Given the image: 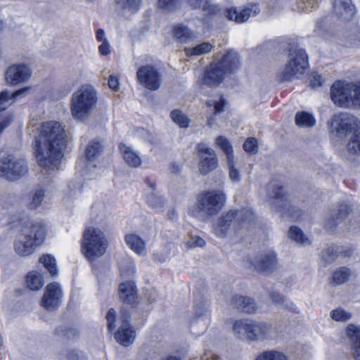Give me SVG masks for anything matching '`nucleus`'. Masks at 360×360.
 <instances>
[{
	"label": "nucleus",
	"mask_w": 360,
	"mask_h": 360,
	"mask_svg": "<svg viewBox=\"0 0 360 360\" xmlns=\"http://www.w3.org/2000/svg\"><path fill=\"white\" fill-rule=\"evenodd\" d=\"M38 131L34 146L39 165L48 169L57 168L68 142L64 127L57 121H48Z\"/></svg>",
	"instance_id": "nucleus-1"
},
{
	"label": "nucleus",
	"mask_w": 360,
	"mask_h": 360,
	"mask_svg": "<svg viewBox=\"0 0 360 360\" xmlns=\"http://www.w3.org/2000/svg\"><path fill=\"white\" fill-rule=\"evenodd\" d=\"M232 330L237 338H244L250 343L263 342L278 338V331L275 327L260 321L236 320Z\"/></svg>",
	"instance_id": "nucleus-2"
},
{
	"label": "nucleus",
	"mask_w": 360,
	"mask_h": 360,
	"mask_svg": "<svg viewBox=\"0 0 360 360\" xmlns=\"http://www.w3.org/2000/svg\"><path fill=\"white\" fill-rule=\"evenodd\" d=\"M239 65V58L236 52L229 50L223 56L217 53L205 71L201 84L209 87L217 86L228 74L238 69Z\"/></svg>",
	"instance_id": "nucleus-3"
},
{
	"label": "nucleus",
	"mask_w": 360,
	"mask_h": 360,
	"mask_svg": "<svg viewBox=\"0 0 360 360\" xmlns=\"http://www.w3.org/2000/svg\"><path fill=\"white\" fill-rule=\"evenodd\" d=\"M226 195L221 190L205 191L200 193L196 200L188 208V214L198 219L217 215L225 206Z\"/></svg>",
	"instance_id": "nucleus-4"
},
{
	"label": "nucleus",
	"mask_w": 360,
	"mask_h": 360,
	"mask_svg": "<svg viewBox=\"0 0 360 360\" xmlns=\"http://www.w3.org/2000/svg\"><path fill=\"white\" fill-rule=\"evenodd\" d=\"M255 215L249 209L240 210H230L224 212L218 219L217 224L213 227V231L219 238H224L231 232L233 227L235 234L246 229L254 220Z\"/></svg>",
	"instance_id": "nucleus-5"
},
{
	"label": "nucleus",
	"mask_w": 360,
	"mask_h": 360,
	"mask_svg": "<svg viewBox=\"0 0 360 360\" xmlns=\"http://www.w3.org/2000/svg\"><path fill=\"white\" fill-rule=\"evenodd\" d=\"M98 103V94L91 85H83L75 91L70 99V112L72 117L83 122L93 113Z\"/></svg>",
	"instance_id": "nucleus-6"
},
{
	"label": "nucleus",
	"mask_w": 360,
	"mask_h": 360,
	"mask_svg": "<svg viewBox=\"0 0 360 360\" xmlns=\"http://www.w3.org/2000/svg\"><path fill=\"white\" fill-rule=\"evenodd\" d=\"M46 238V229L41 221H32L25 225L14 243L15 252L22 257L30 255Z\"/></svg>",
	"instance_id": "nucleus-7"
},
{
	"label": "nucleus",
	"mask_w": 360,
	"mask_h": 360,
	"mask_svg": "<svg viewBox=\"0 0 360 360\" xmlns=\"http://www.w3.org/2000/svg\"><path fill=\"white\" fill-rule=\"evenodd\" d=\"M108 247V241L103 231L96 227H88L83 233L81 251L89 262L103 256Z\"/></svg>",
	"instance_id": "nucleus-8"
},
{
	"label": "nucleus",
	"mask_w": 360,
	"mask_h": 360,
	"mask_svg": "<svg viewBox=\"0 0 360 360\" xmlns=\"http://www.w3.org/2000/svg\"><path fill=\"white\" fill-rule=\"evenodd\" d=\"M307 67L308 60L306 52L303 49L291 51L288 63L279 73L278 78L281 82L297 79L304 73Z\"/></svg>",
	"instance_id": "nucleus-9"
},
{
	"label": "nucleus",
	"mask_w": 360,
	"mask_h": 360,
	"mask_svg": "<svg viewBox=\"0 0 360 360\" xmlns=\"http://www.w3.org/2000/svg\"><path fill=\"white\" fill-rule=\"evenodd\" d=\"M25 160L13 155L2 158L0 162V174L9 181H15L27 172Z\"/></svg>",
	"instance_id": "nucleus-10"
},
{
	"label": "nucleus",
	"mask_w": 360,
	"mask_h": 360,
	"mask_svg": "<svg viewBox=\"0 0 360 360\" xmlns=\"http://www.w3.org/2000/svg\"><path fill=\"white\" fill-rule=\"evenodd\" d=\"M330 131L338 136H345L360 126V121L347 112L335 114L330 120Z\"/></svg>",
	"instance_id": "nucleus-11"
},
{
	"label": "nucleus",
	"mask_w": 360,
	"mask_h": 360,
	"mask_svg": "<svg viewBox=\"0 0 360 360\" xmlns=\"http://www.w3.org/2000/svg\"><path fill=\"white\" fill-rule=\"evenodd\" d=\"M353 82H335L330 88V98L333 103L340 108L352 109Z\"/></svg>",
	"instance_id": "nucleus-12"
},
{
	"label": "nucleus",
	"mask_w": 360,
	"mask_h": 360,
	"mask_svg": "<svg viewBox=\"0 0 360 360\" xmlns=\"http://www.w3.org/2000/svg\"><path fill=\"white\" fill-rule=\"evenodd\" d=\"M210 304L207 301H200L195 304L194 316L191 323V329L193 334H202L210 323Z\"/></svg>",
	"instance_id": "nucleus-13"
},
{
	"label": "nucleus",
	"mask_w": 360,
	"mask_h": 360,
	"mask_svg": "<svg viewBox=\"0 0 360 360\" xmlns=\"http://www.w3.org/2000/svg\"><path fill=\"white\" fill-rule=\"evenodd\" d=\"M136 79L139 84L150 91L158 90L162 84L160 71L150 65L141 66L136 72Z\"/></svg>",
	"instance_id": "nucleus-14"
},
{
	"label": "nucleus",
	"mask_w": 360,
	"mask_h": 360,
	"mask_svg": "<svg viewBox=\"0 0 360 360\" xmlns=\"http://www.w3.org/2000/svg\"><path fill=\"white\" fill-rule=\"evenodd\" d=\"M199 153V172L202 175H207L218 167V159L215 151L204 143L197 146Z\"/></svg>",
	"instance_id": "nucleus-15"
},
{
	"label": "nucleus",
	"mask_w": 360,
	"mask_h": 360,
	"mask_svg": "<svg viewBox=\"0 0 360 360\" xmlns=\"http://www.w3.org/2000/svg\"><path fill=\"white\" fill-rule=\"evenodd\" d=\"M266 192L269 203L278 211L288 205V195L278 182L272 181L269 184L266 188Z\"/></svg>",
	"instance_id": "nucleus-16"
},
{
	"label": "nucleus",
	"mask_w": 360,
	"mask_h": 360,
	"mask_svg": "<svg viewBox=\"0 0 360 360\" xmlns=\"http://www.w3.org/2000/svg\"><path fill=\"white\" fill-rule=\"evenodd\" d=\"M32 75L30 67L25 64H15L6 72V80L10 85L16 86L27 82Z\"/></svg>",
	"instance_id": "nucleus-17"
},
{
	"label": "nucleus",
	"mask_w": 360,
	"mask_h": 360,
	"mask_svg": "<svg viewBox=\"0 0 360 360\" xmlns=\"http://www.w3.org/2000/svg\"><path fill=\"white\" fill-rule=\"evenodd\" d=\"M62 290L58 283L53 282L47 285L41 301V305L47 310L57 309L61 302Z\"/></svg>",
	"instance_id": "nucleus-18"
},
{
	"label": "nucleus",
	"mask_w": 360,
	"mask_h": 360,
	"mask_svg": "<svg viewBox=\"0 0 360 360\" xmlns=\"http://www.w3.org/2000/svg\"><path fill=\"white\" fill-rule=\"evenodd\" d=\"M251 264L256 270L262 272H272L278 266L276 253L271 250L258 254Z\"/></svg>",
	"instance_id": "nucleus-19"
},
{
	"label": "nucleus",
	"mask_w": 360,
	"mask_h": 360,
	"mask_svg": "<svg viewBox=\"0 0 360 360\" xmlns=\"http://www.w3.org/2000/svg\"><path fill=\"white\" fill-rule=\"evenodd\" d=\"M259 12L257 5L252 4L248 6L238 9L237 8H230L227 10V18L237 23H242L248 20L251 16H255Z\"/></svg>",
	"instance_id": "nucleus-20"
},
{
	"label": "nucleus",
	"mask_w": 360,
	"mask_h": 360,
	"mask_svg": "<svg viewBox=\"0 0 360 360\" xmlns=\"http://www.w3.org/2000/svg\"><path fill=\"white\" fill-rule=\"evenodd\" d=\"M228 302L233 307L248 314L255 313L258 309L255 300L247 296L235 295Z\"/></svg>",
	"instance_id": "nucleus-21"
},
{
	"label": "nucleus",
	"mask_w": 360,
	"mask_h": 360,
	"mask_svg": "<svg viewBox=\"0 0 360 360\" xmlns=\"http://www.w3.org/2000/svg\"><path fill=\"white\" fill-rule=\"evenodd\" d=\"M148 191L146 193V199L148 206L158 211L162 212L165 206V199L155 193V186L148 179L146 180Z\"/></svg>",
	"instance_id": "nucleus-22"
},
{
	"label": "nucleus",
	"mask_w": 360,
	"mask_h": 360,
	"mask_svg": "<svg viewBox=\"0 0 360 360\" xmlns=\"http://www.w3.org/2000/svg\"><path fill=\"white\" fill-rule=\"evenodd\" d=\"M115 338L117 342L124 347L129 346L134 341L136 333L127 320L124 319L122 321V323L115 333Z\"/></svg>",
	"instance_id": "nucleus-23"
},
{
	"label": "nucleus",
	"mask_w": 360,
	"mask_h": 360,
	"mask_svg": "<svg viewBox=\"0 0 360 360\" xmlns=\"http://www.w3.org/2000/svg\"><path fill=\"white\" fill-rule=\"evenodd\" d=\"M120 297L124 303H134L137 298V290L132 280L122 281L119 287Z\"/></svg>",
	"instance_id": "nucleus-24"
},
{
	"label": "nucleus",
	"mask_w": 360,
	"mask_h": 360,
	"mask_svg": "<svg viewBox=\"0 0 360 360\" xmlns=\"http://www.w3.org/2000/svg\"><path fill=\"white\" fill-rule=\"evenodd\" d=\"M45 192V189L41 186H37L29 195L25 196L24 200L27 209L37 210L44 201Z\"/></svg>",
	"instance_id": "nucleus-25"
},
{
	"label": "nucleus",
	"mask_w": 360,
	"mask_h": 360,
	"mask_svg": "<svg viewBox=\"0 0 360 360\" xmlns=\"http://www.w3.org/2000/svg\"><path fill=\"white\" fill-rule=\"evenodd\" d=\"M120 153L126 164L131 167H138L141 165L142 160L139 154L130 146L124 143L119 146Z\"/></svg>",
	"instance_id": "nucleus-26"
},
{
	"label": "nucleus",
	"mask_w": 360,
	"mask_h": 360,
	"mask_svg": "<svg viewBox=\"0 0 360 360\" xmlns=\"http://www.w3.org/2000/svg\"><path fill=\"white\" fill-rule=\"evenodd\" d=\"M347 336L353 342V356L360 360V326L349 324L346 328Z\"/></svg>",
	"instance_id": "nucleus-27"
},
{
	"label": "nucleus",
	"mask_w": 360,
	"mask_h": 360,
	"mask_svg": "<svg viewBox=\"0 0 360 360\" xmlns=\"http://www.w3.org/2000/svg\"><path fill=\"white\" fill-rule=\"evenodd\" d=\"M350 209L346 204L339 205L332 212L330 217L326 222L328 229H331L345 219L349 214Z\"/></svg>",
	"instance_id": "nucleus-28"
},
{
	"label": "nucleus",
	"mask_w": 360,
	"mask_h": 360,
	"mask_svg": "<svg viewBox=\"0 0 360 360\" xmlns=\"http://www.w3.org/2000/svg\"><path fill=\"white\" fill-rule=\"evenodd\" d=\"M333 8L335 13L345 20H350L355 13L354 7L349 0L336 1L333 4Z\"/></svg>",
	"instance_id": "nucleus-29"
},
{
	"label": "nucleus",
	"mask_w": 360,
	"mask_h": 360,
	"mask_svg": "<svg viewBox=\"0 0 360 360\" xmlns=\"http://www.w3.org/2000/svg\"><path fill=\"white\" fill-rule=\"evenodd\" d=\"M125 242L127 245L140 256L146 255V248L144 240L138 235L128 233L125 236Z\"/></svg>",
	"instance_id": "nucleus-30"
},
{
	"label": "nucleus",
	"mask_w": 360,
	"mask_h": 360,
	"mask_svg": "<svg viewBox=\"0 0 360 360\" xmlns=\"http://www.w3.org/2000/svg\"><path fill=\"white\" fill-rule=\"evenodd\" d=\"M173 35L179 43L186 44L193 40L195 37V34L187 26L180 23L173 27Z\"/></svg>",
	"instance_id": "nucleus-31"
},
{
	"label": "nucleus",
	"mask_w": 360,
	"mask_h": 360,
	"mask_svg": "<svg viewBox=\"0 0 360 360\" xmlns=\"http://www.w3.org/2000/svg\"><path fill=\"white\" fill-rule=\"evenodd\" d=\"M135 276V265L130 259H123L120 262V277L122 281L132 280Z\"/></svg>",
	"instance_id": "nucleus-32"
},
{
	"label": "nucleus",
	"mask_w": 360,
	"mask_h": 360,
	"mask_svg": "<svg viewBox=\"0 0 360 360\" xmlns=\"http://www.w3.org/2000/svg\"><path fill=\"white\" fill-rule=\"evenodd\" d=\"M214 46L210 42H202L194 47H186L184 51L187 57L200 56L212 51Z\"/></svg>",
	"instance_id": "nucleus-33"
},
{
	"label": "nucleus",
	"mask_w": 360,
	"mask_h": 360,
	"mask_svg": "<svg viewBox=\"0 0 360 360\" xmlns=\"http://www.w3.org/2000/svg\"><path fill=\"white\" fill-rule=\"evenodd\" d=\"M43 276L37 271H30L26 277L27 287L33 291L39 290L44 285Z\"/></svg>",
	"instance_id": "nucleus-34"
},
{
	"label": "nucleus",
	"mask_w": 360,
	"mask_h": 360,
	"mask_svg": "<svg viewBox=\"0 0 360 360\" xmlns=\"http://www.w3.org/2000/svg\"><path fill=\"white\" fill-rule=\"evenodd\" d=\"M352 133L347 144V150L351 154L360 155V126Z\"/></svg>",
	"instance_id": "nucleus-35"
},
{
	"label": "nucleus",
	"mask_w": 360,
	"mask_h": 360,
	"mask_svg": "<svg viewBox=\"0 0 360 360\" xmlns=\"http://www.w3.org/2000/svg\"><path fill=\"white\" fill-rule=\"evenodd\" d=\"M295 123L301 127H311L315 125L316 120L307 112H297L295 117Z\"/></svg>",
	"instance_id": "nucleus-36"
},
{
	"label": "nucleus",
	"mask_w": 360,
	"mask_h": 360,
	"mask_svg": "<svg viewBox=\"0 0 360 360\" xmlns=\"http://www.w3.org/2000/svg\"><path fill=\"white\" fill-rule=\"evenodd\" d=\"M288 236L297 244L307 245L310 243L309 238L304 235L302 231L297 226H292L290 227Z\"/></svg>",
	"instance_id": "nucleus-37"
},
{
	"label": "nucleus",
	"mask_w": 360,
	"mask_h": 360,
	"mask_svg": "<svg viewBox=\"0 0 360 360\" xmlns=\"http://www.w3.org/2000/svg\"><path fill=\"white\" fill-rule=\"evenodd\" d=\"M269 297L272 302L277 305L283 306L291 311H295L297 309L293 302L276 291L270 292Z\"/></svg>",
	"instance_id": "nucleus-38"
},
{
	"label": "nucleus",
	"mask_w": 360,
	"mask_h": 360,
	"mask_svg": "<svg viewBox=\"0 0 360 360\" xmlns=\"http://www.w3.org/2000/svg\"><path fill=\"white\" fill-rule=\"evenodd\" d=\"M103 150V146L101 142L93 140L89 143L86 148V159L89 162L93 161L99 155Z\"/></svg>",
	"instance_id": "nucleus-39"
},
{
	"label": "nucleus",
	"mask_w": 360,
	"mask_h": 360,
	"mask_svg": "<svg viewBox=\"0 0 360 360\" xmlns=\"http://www.w3.org/2000/svg\"><path fill=\"white\" fill-rule=\"evenodd\" d=\"M215 143L223 150L226 160L233 159V150L229 141L223 136H219L215 139Z\"/></svg>",
	"instance_id": "nucleus-40"
},
{
	"label": "nucleus",
	"mask_w": 360,
	"mask_h": 360,
	"mask_svg": "<svg viewBox=\"0 0 360 360\" xmlns=\"http://www.w3.org/2000/svg\"><path fill=\"white\" fill-rule=\"evenodd\" d=\"M170 118L181 128H187L189 127L191 120L188 117L179 110H173L170 112Z\"/></svg>",
	"instance_id": "nucleus-41"
},
{
	"label": "nucleus",
	"mask_w": 360,
	"mask_h": 360,
	"mask_svg": "<svg viewBox=\"0 0 360 360\" xmlns=\"http://www.w3.org/2000/svg\"><path fill=\"white\" fill-rule=\"evenodd\" d=\"M190 7L193 9H201L208 13L215 11V6L211 4L210 0H186Z\"/></svg>",
	"instance_id": "nucleus-42"
},
{
	"label": "nucleus",
	"mask_w": 360,
	"mask_h": 360,
	"mask_svg": "<svg viewBox=\"0 0 360 360\" xmlns=\"http://www.w3.org/2000/svg\"><path fill=\"white\" fill-rule=\"evenodd\" d=\"M39 262L43 264L52 276L58 275V269L55 258L51 255H45L39 257Z\"/></svg>",
	"instance_id": "nucleus-43"
},
{
	"label": "nucleus",
	"mask_w": 360,
	"mask_h": 360,
	"mask_svg": "<svg viewBox=\"0 0 360 360\" xmlns=\"http://www.w3.org/2000/svg\"><path fill=\"white\" fill-rule=\"evenodd\" d=\"M157 7L165 13H172L180 7V0H158Z\"/></svg>",
	"instance_id": "nucleus-44"
},
{
	"label": "nucleus",
	"mask_w": 360,
	"mask_h": 360,
	"mask_svg": "<svg viewBox=\"0 0 360 360\" xmlns=\"http://www.w3.org/2000/svg\"><path fill=\"white\" fill-rule=\"evenodd\" d=\"M141 0H117V6L123 11L131 13L137 11L141 6Z\"/></svg>",
	"instance_id": "nucleus-45"
},
{
	"label": "nucleus",
	"mask_w": 360,
	"mask_h": 360,
	"mask_svg": "<svg viewBox=\"0 0 360 360\" xmlns=\"http://www.w3.org/2000/svg\"><path fill=\"white\" fill-rule=\"evenodd\" d=\"M14 102L15 101L12 93L6 90L0 92V113L2 116H6L3 115V112ZM8 116L12 119L10 115Z\"/></svg>",
	"instance_id": "nucleus-46"
},
{
	"label": "nucleus",
	"mask_w": 360,
	"mask_h": 360,
	"mask_svg": "<svg viewBox=\"0 0 360 360\" xmlns=\"http://www.w3.org/2000/svg\"><path fill=\"white\" fill-rule=\"evenodd\" d=\"M339 249L340 248L338 247H335L333 245L328 246L322 252V259L328 264L334 262L338 257L339 254L341 253Z\"/></svg>",
	"instance_id": "nucleus-47"
},
{
	"label": "nucleus",
	"mask_w": 360,
	"mask_h": 360,
	"mask_svg": "<svg viewBox=\"0 0 360 360\" xmlns=\"http://www.w3.org/2000/svg\"><path fill=\"white\" fill-rule=\"evenodd\" d=\"M349 276V270L345 267H340L334 271L332 282L335 285H340L346 282Z\"/></svg>",
	"instance_id": "nucleus-48"
},
{
	"label": "nucleus",
	"mask_w": 360,
	"mask_h": 360,
	"mask_svg": "<svg viewBox=\"0 0 360 360\" xmlns=\"http://www.w3.org/2000/svg\"><path fill=\"white\" fill-rule=\"evenodd\" d=\"M255 360H288V357L278 351H266L259 354Z\"/></svg>",
	"instance_id": "nucleus-49"
},
{
	"label": "nucleus",
	"mask_w": 360,
	"mask_h": 360,
	"mask_svg": "<svg viewBox=\"0 0 360 360\" xmlns=\"http://www.w3.org/2000/svg\"><path fill=\"white\" fill-rule=\"evenodd\" d=\"M330 316L335 321L345 322L352 318V314L343 308L338 307L330 311Z\"/></svg>",
	"instance_id": "nucleus-50"
},
{
	"label": "nucleus",
	"mask_w": 360,
	"mask_h": 360,
	"mask_svg": "<svg viewBox=\"0 0 360 360\" xmlns=\"http://www.w3.org/2000/svg\"><path fill=\"white\" fill-rule=\"evenodd\" d=\"M229 168V176L232 182L238 183L240 180V174L239 171L236 169V162L235 158L226 160Z\"/></svg>",
	"instance_id": "nucleus-51"
},
{
	"label": "nucleus",
	"mask_w": 360,
	"mask_h": 360,
	"mask_svg": "<svg viewBox=\"0 0 360 360\" xmlns=\"http://www.w3.org/2000/svg\"><path fill=\"white\" fill-rule=\"evenodd\" d=\"M207 107H214V112L220 113L224 111V108L226 105V102L221 96L217 99H211L206 102Z\"/></svg>",
	"instance_id": "nucleus-52"
},
{
	"label": "nucleus",
	"mask_w": 360,
	"mask_h": 360,
	"mask_svg": "<svg viewBox=\"0 0 360 360\" xmlns=\"http://www.w3.org/2000/svg\"><path fill=\"white\" fill-rule=\"evenodd\" d=\"M244 150L251 154H255L258 151L257 141L255 138H248L243 144Z\"/></svg>",
	"instance_id": "nucleus-53"
},
{
	"label": "nucleus",
	"mask_w": 360,
	"mask_h": 360,
	"mask_svg": "<svg viewBox=\"0 0 360 360\" xmlns=\"http://www.w3.org/2000/svg\"><path fill=\"white\" fill-rule=\"evenodd\" d=\"M205 245V241L200 236H191L186 242L185 245L188 248H195L198 247H203Z\"/></svg>",
	"instance_id": "nucleus-54"
},
{
	"label": "nucleus",
	"mask_w": 360,
	"mask_h": 360,
	"mask_svg": "<svg viewBox=\"0 0 360 360\" xmlns=\"http://www.w3.org/2000/svg\"><path fill=\"white\" fill-rule=\"evenodd\" d=\"M352 109H360V82L354 83Z\"/></svg>",
	"instance_id": "nucleus-55"
},
{
	"label": "nucleus",
	"mask_w": 360,
	"mask_h": 360,
	"mask_svg": "<svg viewBox=\"0 0 360 360\" xmlns=\"http://www.w3.org/2000/svg\"><path fill=\"white\" fill-rule=\"evenodd\" d=\"M319 6V4L316 0H307L302 1L299 6L300 11L310 12L313 9H316Z\"/></svg>",
	"instance_id": "nucleus-56"
},
{
	"label": "nucleus",
	"mask_w": 360,
	"mask_h": 360,
	"mask_svg": "<svg viewBox=\"0 0 360 360\" xmlns=\"http://www.w3.org/2000/svg\"><path fill=\"white\" fill-rule=\"evenodd\" d=\"M106 319L108 321V328L109 330H112L115 328L116 313L113 309H110L106 314Z\"/></svg>",
	"instance_id": "nucleus-57"
},
{
	"label": "nucleus",
	"mask_w": 360,
	"mask_h": 360,
	"mask_svg": "<svg viewBox=\"0 0 360 360\" xmlns=\"http://www.w3.org/2000/svg\"><path fill=\"white\" fill-rule=\"evenodd\" d=\"M153 256L156 262L163 263L168 259L169 252L165 250H158L154 252Z\"/></svg>",
	"instance_id": "nucleus-58"
},
{
	"label": "nucleus",
	"mask_w": 360,
	"mask_h": 360,
	"mask_svg": "<svg viewBox=\"0 0 360 360\" xmlns=\"http://www.w3.org/2000/svg\"><path fill=\"white\" fill-rule=\"evenodd\" d=\"M322 82H323V79H322L321 76L319 74H318L316 72H314L311 75L309 83L312 88H316V87L321 86L322 84Z\"/></svg>",
	"instance_id": "nucleus-59"
},
{
	"label": "nucleus",
	"mask_w": 360,
	"mask_h": 360,
	"mask_svg": "<svg viewBox=\"0 0 360 360\" xmlns=\"http://www.w3.org/2000/svg\"><path fill=\"white\" fill-rule=\"evenodd\" d=\"M30 86H26L13 92L12 94L14 101H15V100L18 98H23L26 96L30 92Z\"/></svg>",
	"instance_id": "nucleus-60"
},
{
	"label": "nucleus",
	"mask_w": 360,
	"mask_h": 360,
	"mask_svg": "<svg viewBox=\"0 0 360 360\" xmlns=\"http://www.w3.org/2000/svg\"><path fill=\"white\" fill-rule=\"evenodd\" d=\"M98 51L102 56H108L110 53V44L108 41L101 42L98 46Z\"/></svg>",
	"instance_id": "nucleus-61"
},
{
	"label": "nucleus",
	"mask_w": 360,
	"mask_h": 360,
	"mask_svg": "<svg viewBox=\"0 0 360 360\" xmlns=\"http://www.w3.org/2000/svg\"><path fill=\"white\" fill-rule=\"evenodd\" d=\"M108 86L111 89L117 91L119 89V81L117 77L114 75H110L108 79Z\"/></svg>",
	"instance_id": "nucleus-62"
},
{
	"label": "nucleus",
	"mask_w": 360,
	"mask_h": 360,
	"mask_svg": "<svg viewBox=\"0 0 360 360\" xmlns=\"http://www.w3.org/2000/svg\"><path fill=\"white\" fill-rule=\"evenodd\" d=\"M11 122V118L9 116L4 117L0 113V134Z\"/></svg>",
	"instance_id": "nucleus-63"
},
{
	"label": "nucleus",
	"mask_w": 360,
	"mask_h": 360,
	"mask_svg": "<svg viewBox=\"0 0 360 360\" xmlns=\"http://www.w3.org/2000/svg\"><path fill=\"white\" fill-rule=\"evenodd\" d=\"M181 166L177 163H172L170 165L171 172L174 174H179L181 171Z\"/></svg>",
	"instance_id": "nucleus-64"
}]
</instances>
